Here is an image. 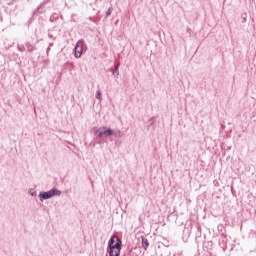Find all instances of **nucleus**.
Returning a JSON list of instances; mask_svg holds the SVG:
<instances>
[{"label":"nucleus","mask_w":256,"mask_h":256,"mask_svg":"<svg viewBox=\"0 0 256 256\" xmlns=\"http://www.w3.org/2000/svg\"><path fill=\"white\" fill-rule=\"evenodd\" d=\"M121 247H123V242L117 235H112L108 241L107 251L109 256L121 255Z\"/></svg>","instance_id":"1"},{"label":"nucleus","mask_w":256,"mask_h":256,"mask_svg":"<svg viewBox=\"0 0 256 256\" xmlns=\"http://www.w3.org/2000/svg\"><path fill=\"white\" fill-rule=\"evenodd\" d=\"M76 59H79L81 55H83V41H78L75 47V53H74Z\"/></svg>","instance_id":"2"},{"label":"nucleus","mask_w":256,"mask_h":256,"mask_svg":"<svg viewBox=\"0 0 256 256\" xmlns=\"http://www.w3.org/2000/svg\"><path fill=\"white\" fill-rule=\"evenodd\" d=\"M55 195H61V193H40L39 198H40V201H45L47 199H51L52 197H55Z\"/></svg>","instance_id":"3"},{"label":"nucleus","mask_w":256,"mask_h":256,"mask_svg":"<svg viewBox=\"0 0 256 256\" xmlns=\"http://www.w3.org/2000/svg\"><path fill=\"white\" fill-rule=\"evenodd\" d=\"M113 135V131L111 129L99 132L98 137H111Z\"/></svg>","instance_id":"4"},{"label":"nucleus","mask_w":256,"mask_h":256,"mask_svg":"<svg viewBox=\"0 0 256 256\" xmlns=\"http://www.w3.org/2000/svg\"><path fill=\"white\" fill-rule=\"evenodd\" d=\"M141 243H142L143 249L147 251V249L149 248V240L146 237L141 236Z\"/></svg>","instance_id":"5"},{"label":"nucleus","mask_w":256,"mask_h":256,"mask_svg":"<svg viewBox=\"0 0 256 256\" xmlns=\"http://www.w3.org/2000/svg\"><path fill=\"white\" fill-rule=\"evenodd\" d=\"M96 99H101V92L99 91L96 92Z\"/></svg>","instance_id":"6"},{"label":"nucleus","mask_w":256,"mask_h":256,"mask_svg":"<svg viewBox=\"0 0 256 256\" xmlns=\"http://www.w3.org/2000/svg\"><path fill=\"white\" fill-rule=\"evenodd\" d=\"M109 15H111V8H109L106 12V16L109 17Z\"/></svg>","instance_id":"7"},{"label":"nucleus","mask_w":256,"mask_h":256,"mask_svg":"<svg viewBox=\"0 0 256 256\" xmlns=\"http://www.w3.org/2000/svg\"><path fill=\"white\" fill-rule=\"evenodd\" d=\"M50 193H59L57 190H51Z\"/></svg>","instance_id":"8"},{"label":"nucleus","mask_w":256,"mask_h":256,"mask_svg":"<svg viewBox=\"0 0 256 256\" xmlns=\"http://www.w3.org/2000/svg\"><path fill=\"white\" fill-rule=\"evenodd\" d=\"M35 195H37V194H35V193H31V196H32V197H35Z\"/></svg>","instance_id":"9"}]
</instances>
